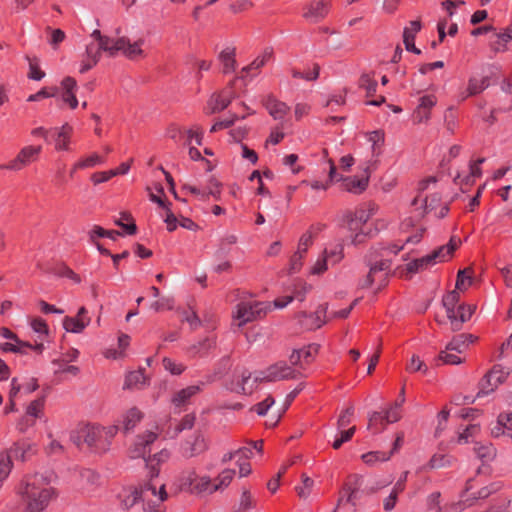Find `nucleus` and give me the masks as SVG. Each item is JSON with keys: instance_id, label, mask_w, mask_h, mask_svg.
<instances>
[{"instance_id": "57", "label": "nucleus", "mask_w": 512, "mask_h": 512, "mask_svg": "<svg viewBox=\"0 0 512 512\" xmlns=\"http://www.w3.org/2000/svg\"><path fill=\"white\" fill-rule=\"evenodd\" d=\"M195 420H196L195 414H193V413L186 414L181 419V421L178 423V425L175 427L174 437L178 436L184 430L192 429L194 426Z\"/></svg>"}, {"instance_id": "36", "label": "nucleus", "mask_w": 512, "mask_h": 512, "mask_svg": "<svg viewBox=\"0 0 512 512\" xmlns=\"http://www.w3.org/2000/svg\"><path fill=\"white\" fill-rule=\"evenodd\" d=\"M201 388L199 385H191L176 392L172 398V403L176 407L184 406L188 403L189 399L200 392Z\"/></svg>"}, {"instance_id": "53", "label": "nucleus", "mask_w": 512, "mask_h": 512, "mask_svg": "<svg viewBox=\"0 0 512 512\" xmlns=\"http://www.w3.org/2000/svg\"><path fill=\"white\" fill-rule=\"evenodd\" d=\"M319 71L320 67L317 64H313L312 68H307L304 71L294 69L292 71V76L306 81H314L319 77Z\"/></svg>"}, {"instance_id": "22", "label": "nucleus", "mask_w": 512, "mask_h": 512, "mask_svg": "<svg viewBox=\"0 0 512 512\" xmlns=\"http://www.w3.org/2000/svg\"><path fill=\"white\" fill-rule=\"evenodd\" d=\"M485 162V158H479L474 162H471L469 165L468 174L462 175L461 173H457L454 177V182L457 185H470L474 182V180L481 176V164Z\"/></svg>"}, {"instance_id": "48", "label": "nucleus", "mask_w": 512, "mask_h": 512, "mask_svg": "<svg viewBox=\"0 0 512 512\" xmlns=\"http://www.w3.org/2000/svg\"><path fill=\"white\" fill-rule=\"evenodd\" d=\"M472 269L466 268L458 271L457 280H456V289L460 291H465L468 287H470L473 283L472 277Z\"/></svg>"}, {"instance_id": "11", "label": "nucleus", "mask_w": 512, "mask_h": 512, "mask_svg": "<svg viewBox=\"0 0 512 512\" xmlns=\"http://www.w3.org/2000/svg\"><path fill=\"white\" fill-rule=\"evenodd\" d=\"M41 146H26L20 150L17 156L7 164L0 165V169L20 170L24 166L37 160L41 153Z\"/></svg>"}, {"instance_id": "33", "label": "nucleus", "mask_w": 512, "mask_h": 512, "mask_svg": "<svg viewBox=\"0 0 512 512\" xmlns=\"http://www.w3.org/2000/svg\"><path fill=\"white\" fill-rule=\"evenodd\" d=\"M150 199L157 203L159 208L164 212L162 216L164 217L165 224H180L170 208L171 203L167 199L155 194H150Z\"/></svg>"}, {"instance_id": "2", "label": "nucleus", "mask_w": 512, "mask_h": 512, "mask_svg": "<svg viewBox=\"0 0 512 512\" xmlns=\"http://www.w3.org/2000/svg\"><path fill=\"white\" fill-rule=\"evenodd\" d=\"M322 171L327 172L326 180H313L309 183L314 190H327L333 182L342 181L343 189L353 194H361L364 192L369 183V174L365 177L358 178L356 176L342 178L336 171V166L332 159L327 158V153L323 151ZM302 184H307V181H302Z\"/></svg>"}, {"instance_id": "58", "label": "nucleus", "mask_w": 512, "mask_h": 512, "mask_svg": "<svg viewBox=\"0 0 512 512\" xmlns=\"http://www.w3.org/2000/svg\"><path fill=\"white\" fill-rule=\"evenodd\" d=\"M422 238V231H419L415 234H413L412 236L408 237L405 241V243L399 245L397 243L395 244H392L390 245L386 250H388L389 252L393 253V254H398L402 249H404L405 245L406 244H417L420 242Z\"/></svg>"}, {"instance_id": "27", "label": "nucleus", "mask_w": 512, "mask_h": 512, "mask_svg": "<svg viewBox=\"0 0 512 512\" xmlns=\"http://www.w3.org/2000/svg\"><path fill=\"white\" fill-rule=\"evenodd\" d=\"M312 290V285L301 278H296L290 284V303L294 300L302 302L306 294Z\"/></svg>"}, {"instance_id": "15", "label": "nucleus", "mask_w": 512, "mask_h": 512, "mask_svg": "<svg viewBox=\"0 0 512 512\" xmlns=\"http://www.w3.org/2000/svg\"><path fill=\"white\" fill-rule=\"evenodd\" d=\"M143 43V39H139L132 44L127 37H120L115 40L113 47H119L118 53L122 52L127 58L134 60L144 54V51L141 49Z\"/></svg>"}, {"instance_id": "44", "label": "nucleus", "mask_w": 512, "mask_h": 512, "mask_svg": "<svg viewBox=\"0 0 512 512\" xmlns=\"http://www.w3.org/2000/svg\"><path fill=\"white\" fill-rule=\"evenodd\" d=\"M374 434L381 433L386 428V422L380 412L374 411L369 414L368 427Z\"/></svg>"}, {"instance_id": "17", "label": "nucleus", "mask_w": 512, "mask_h": 512, "mask_svg": "<svg viewBox=\"0 0 512 512\" xmlns=\"http://www.w3.org/2000/svg\"><path fill=\"white\" fill-rule=\"evenodd\" d=\"M73 128L68 123L60 128H51L49 134V142L55 143L56 150H68V144Z\"/></svg>"}, {"instance_id": "39", "label": "nucleus", "mask_w": 512, "mask_h": 512, "mask_svg": "<svg viewBox=\"0 0 512 512\" xmlns=\"http://www.w3.org/2000/svg\"><path fill=\"white\" fill-rule=\"evenodd\" d=\"M512 41V26L507 27L503 32L495 34V40L491 42V48L494 52H504L507 49V43Z\"/></svg>"}, {"instance_id": "64", "label": "nucleus", "mask_w": 512, "mask_h": 512, "mask_svg": "<svg viewBox=\"0 0 512 512\" xmlns=\"http://www.w3.org/2000/svg\"><path fill=\"white\" fill-rule=\"evenodd\" d=\"M480 431V427L477 424H471L465 428L458 436V442L463 444L469 441V438L475 437Z\"/></svg>"}, {"instance_id": "54", "label": "nucleus", "mask_w": 512, "mask_h": 512, "mask_svg": "<svg viewBox=\"0 0 512 512\" xmlns=\"http://www.w3.org/2000/svg\"><path fill=\"white\" fill-rule=\"evenodd\" d=\"M432 266L430 262V258L428 256H424L418 259H415L411 262H409L406 265V271L410 274L418 273L428 267Z\"/></svg>"}, {"instance_id": "21", "label": "nucleus", "mask_w": 512, "mask_h": 512, "mask_svg": "<svg viewBox=\"0 0 512 512\" xmlns=\"http://www.w3.org/2000/svg\"><path fill=\"white\" fill-rule=\"evenodd\" d=\"M460 240L452 237L450 242L447 245H443L436 250H434L431 254H428V258H430V262L432 265L436 263L444 262L448 260L455 249L458 247Z\"/></svg>"}, {"instance_id": "42", "label": "nucleus", "mask_w": 512, "mask_h": 512, "mask_svg": "<svg viewBox=\"0 0 512 512\" xmlns=\"http://www.w3.org/2000/svg\"><path fill=\"white\" fill-rule=\"evenodd\" d=\"M50 272L58 277H66L71 279L75 283H80L81 278L78 274H76L70 267H68L65 263H57L50 269Z\"/></svg>"}, {"instance_id": "38", "label": "nucleus", "mask_w": 512, "mask_h": 512, "mask_svg": "<svg viewBox=\"0 0 512 512\" xmlns=\"http://www.w3.org/2000/svg\"><path fill=\"white\" fill-rule=\"evenodd\" d=\"M90 321V318L79 319L78 317L65 316L63 319V328L67 332L81 333L90 324Z\"/></svg>"}, {"instance_id": "52", "label": "nucleus", "mask_w": 512, "mask_h": 512, "mask_svg": "<svg viewBox=\"0 0 512 512\" xmlns=\"http://www.w3.org/2000/svg\"><path fill=\"white\" fill-rule=\"evenodd\" d=\"M104 161L105 159L102 156H99L97 153H93L85 158L80 159L74 165V170L95 167L98 164H102Z\"/></svg>"}, {"instance_id": "7", "label": "nucleus", "mask_w": 512, "mask_h": 512, "mask_svg": "<svg viewBox=\"0 0 512 512\" xmlns=\"http://www.w3.org/2000/svg\"><path fill=\"white\" fill-rule=\"evenodd\" d=\"M271 311L270 302H240L237 305L236 318L240 320L239 326L254 321Z\"/></svg>"}, {"instance_id": "1", "label": "nucleus", "mask_w": 512, "mask_h": 512, "mask_svg": "<svg viewBox=\"0 0 512 512\" xmlns=\"http://www.w3.org/2000/svg\"><path fill=\"white\" fill-rule=\"evenodd\" d=\"M419 194L412 200L411 205L420 210L419 215L427 221H437L444 218L449 212L448 202L442 201L438 191V179L429 176L418 184Z\"/></svg>"}, {"instance_id": "10", "label": "nucleus", "mask_w": 512, "mask_h": 512, "mask_svg": "<svg viewBox=\"0 0 512 512\" xmlns=\"http://www.w3.org/2000/svg\"><path fill=\"white\" fill-rule=\"evenodd\" d=\"M379 207L373 202L363 203L353 211L347 210L344 214V220L347 224H366L373 220Z\"/></svg>"}, {"instance_id": "34", "label": "nucleus", "mask_w": 512, "mask_h": 512, "mask_svg": "<svg viewBox=\"0 0 512 512\" xmlns=\"http://www.w3.org/2000/svg\"><path fill=\"white\" fill-rule=\"evenodd\" d=\"M142 418H143V414L138 408L133 407V408L129 409L126 412V414H124L122 417L121 429L123 430L124 433L130 432L131 430L134 429V427L137 425V423H139L141 421Z\"/></svg>"}, {"instance_id": "3", "label": "nucleus", "mask_w": 512, "mask_h": 512, "mask_svg": "<svg viewBox=\"0 0 512 512\" xmlns=\"http://www.w3.org/2000/svg\"><path fill=\"white\" fill-rule=\"evenodd\" d=\"M318 347L315 344L294 349L290 353V380H299L297 386L290 391V401L304 388L303 379L308 375V366L313 361Z\"/></svg>"}, {"instance_id": "41", "label": "nucleus", "mask_w": 512, "mask_h": 512, "mask_svg": "<svg viewBox=\"0 0 512 512\" xmlns=\"http://www.w3.org/2000/svg\"><path fill=\"white\" fill-rule=\"evenodd\" d=\"M359 87L365 90L366 97H373L376 94L378 84L373 74L364 73L359 78Z\"/></svg>"}, {"instance_id": "5", "label": "nucleus", "mask_w": 512, "mask_h": 512, "mask_svg": "<svg viewBox=\"0 0 512 512\" xmlns=\"http://www.w3.org/2000/svg\"><path fill=\"white\" fill-rule=\"evenodd\" d=\"M288 378V367L285 364H274L266 370L255 371L253 373L245 370L241 374L240 390L246 394L251 393L258 384L263 382H273Z\"/></svg>"}, {"instance_id": "45", "label": "nucleus", "mask_w": 512, "mask_h": 512, "mask_svg": "<svg viewBox=\"0 0 512 512\" xmlns=\"http://www.w3.org/2000/svg\"><path fill=\"white\" fill-rule=\"evenodd\" d=\"M215 341L209 337L203 339L202 341L194 344L190 348V352L194 356L204 357L208 355L209 351L214 348Z\"/></svg>"}, {"instance_id": "9", "label": "nucleus", "mask_w": 512, "mask_h": 512, "mask_svg": "<svg viewBox=\"0 0 512 512\" xmlns=\"http://www.w3.org/2000/svg\"><path fill=\"white\" fill-rule=\"evenodd\" d=\"M391 268V260L382 259L370 265L368 275L359 283L361 288H368L374 283H378V289L387 284L388 272Z\"/></svg>"}, {"instance_id": "19", "label": "nucleus", "mask_w": 512, "mask_h": 512, "mask_svg": "<svg viewBox=\"0 0 512 512\" xmlns=\"http://www.w3.org/2000/svg\"><path fill=\"white\" fill-rule=\"evenodd\" d=\"M459 300L460 295L456 290L449 292L443 297V305L446 309V314L450 321L452 331L459 330V322L457 321V316H455V307H457Z\"/></svg>"}, {"instance_id": "56", "label": "nucleus", "mask_w": 512, "mask_h": 512, "mask_svg": "<svg viewBox=\"0 0 512 512\" xmlns=\"http://www.w3.org/2000/svg\"><path fill=\"white\" fill-rule=\"evenodd\" d=\"M121 497V506L124 509H129L139 501H142L141 491H137V488H134L129 494Z\"/></svg>"}, {"instance_id": "31", "label": "nucleus", "mask_w": 512, "mask_h": 512, "mask_svg": "<svg viewBox=\"0 0 512 512\" xmlns=\"http://www.w3.org/2000/svg\"><path fill=\"white\" fill-rule=\"evenodd\" d=\"M476 337L472 334H459L455 336L447 345L448 351H455L457 353H463L468 346L476 341Z\"/></svg>"}, {"instance_id": "30", "label": "nucleus", "mask_w": 512, "mask_h": 512, "mask_svg": "<svg viewBox=\"0 0 512 512\" xmlns=\"http://www.w3.org/2000/svg\"><path fill=\"white\" fill-rule=\"evenodd\" d=\"M378 229L373 226H355L351 231V242L353 244H362L368 239L375 237Z\"/></svg>"}, {"instance_id": "12", "label": "nucleus", "mask_w": 512, "mask_h": 512, "mask_svg": "<svg viewBox=\"0 0 512 512\" xmlns=\"http://www.w3.org/2000/svg\"><path fill=\"white\" fill-rule=\"evenodd\" d=\"M331 8L330 0H312L303 8V17L311 22L318 23L327 17Z\"/></svg>"}, {"instance_id": "16", "label": "nucleus", "mask_w": 512, "mask_h": 512, "mask_svg": "<svg viewBox=\"0 0 512 512\" xmlns=\"http://www.w3.org/2000/svg\"><path fill=\"white\" fill-rule=\"evenodd\" d=\"M293 319L295 327L300 331L318 329L325 323L321 317L313 316L306 311L296 312Z\"/></svg>"}, {"instance_id": "28", "label": "nucleus", "mask_w": 512, "mask_h": 512, "mask_svg": "<svg viewBox=\"0 0 512 512\" xmlns=\"http://www.w3.org/2000/svg\"><path fill=\"white\" fill-rule=\"evenodd\" d=\"M160 472V468H157L154 465H151L150 470L148 471L149 480L137 488V491H141L142 501L145 502L147 500L146 494L150 492L152 496L157 495L156 487L157 484L155 480L158 478Z\"/></svg>"}, {"instance_id": "43", "label": "nucleus", "mask_w": 512, "mask_h": 512, "mask_svg": "<svg viewBox=\"0 0 512 512\" xmlns=\"http://www.w3.org/2000/svg\"><path fill=\"white\" fill-rule=\"evenodd\" d=\"M384 140V133L382 131L376 130L369 133L368 141L371 143L373 156L378 157L381 155Z\"/></svg>"}, {"instance_id": "61", "label": "nucleus", "mask_w": 512, "mask_h": 512, "mask_svg": "<svg viewBox=\"0 0 512 512\" xmlns=\"http://www.w3.org/2000/svg\"><path fill=\"white\" fill-rule=\"evenodd\" d=\"M313 483L314 482L310 477L303 475L302 476V485L295 487V491H296L297 495L301 499H306L311 492Z\"/></svg>"}, {"instance_id": "40", "label": "nucleus", "mask_w": 512, "mask_h": 512, "mask_svg": "<svg viewBox=\"0 0 512 512\" xmlns=\"http://www.w3.org/2000/svg\"><path fill=\"white\" fill-rule=\"evenodd\" d=\"M436 97L434 95H424L419 99V105L417 107V115L423 113L424 115L419 116V121L427 120L429 118V110L436 105Z\"/></svg>"}, {"instance_id": "60", "label": "nucleus", "mask_w": 512, "mask_h": 512, "mask_svg": "<svg viewBox=\"0 0 512 512\" xmlns=\"http://www.w3.org/2000/svg\"><path fill=\"white\" fill-rule=\"evenodd\" d=\"M254 506L255 502L252 498L250 491L245 489L242 492L239 506L234 512H246L247 510L253 508Z\"/></svg>"}, {"instance_id": "59", "label": "nucleus", "mask_w": 512, "mask_h": 512, "mask_svg": "<svg viewBox=\"0 0 512 512\" xmlns=\"http://www.w3.org/2000/svg\"><path fill=\"white\" fill-rule=\"evenodd\" d=\"M392 453L385 452H369L362 455V459L366 464H374L376 462H384L390 459Z\"/></svg>"}, {"instance_id": "62", "label": "nucleus", "mask_w": 512, "mask_h": 512, "mask_svg": "<svg viewBox=\"0 0 512 512\" xmlns=\"http://www.w3.org/2000/svg\"><path fill=\"white\" fill-rule=\"evenodd\" d=\"M400 410L401 407H396V404L392 403L383 415V420H385L386 424L399 421L402 417Z\"/></svg>"}, {"instance_id": "51", "label": "nucleus", "mask_w": 512, "mask_h": 512, "mask_svg": "<svg viewBox=\"0 0 512 512\" xmlns=\"http://www.w3.org/2000/svg\"><path fill=\"white\" fill-rule=\"evenodd\" d=\"M46 402V394L33 400L26 409V415L29 417L39 418L41 417Z\"/></svg>"}, {"instance_id": "49", "label": "nucleus", "mask_w": 512, "mask_h": 512, "mask_svg": "<svg viewBox=\"0 0 512 512\" xmlns=\"http://www.w3.org/2000/svg\"><path fill=\"white\" fill-rule=\"evenodd\" d=\"M26 59L29 62V72H28V78L34 81H40L45 77V72L41 70L39 66V59L34 56H26Z\"/></svg>"}, {"instance_id": "25", "label": "nucleus", "mask_w": 512, "mask_h": 512, "mask_svg": "<svg viewBox=\"0 0 512 512\" xmlns=\"http://www.w3.org/2000/svg\"><path fill=\"white\" fill-rule=\"evenodd\" d=\"M238 80L239 78L233 79L227 87L217 94L215 98V107L212 110L213 113L222 111L229 106L236 96L233 86Z\"/></svg>"}, {"instance_id": "32", "label": "nucleus", "mask_w": 512, "mask_h": 512, "mask_svg": "<svg viewBox=\"0 0 512 512\" xmlns=\"http://www.w3.org/2000/svg\"><path fill=\"white\" fill-rule=\"evenodd\" d=\"M206 448L207 446L203 435L201 433H197L192 442H186L185 447H183V455L186 458H191L204 452Z\"/></svg>"}, {"instance_id": "8", "label": "nucleus", "mask_w": 512, "mask_h": 512, "mask_svg": "<svg viewBox=\"0 0 512 512\" xmlns=\"http://www.w3.org/2000/svg\"><path fill=\"white\" fill-rule=\"evenodd\" d=\"M510 370H505L501 365H495L493 368L485 374V376L479 382V391L477 397L486 396L492 393L500 384H502L508 375Z\"/></svg>"}, {"instance_id": "26", "label": "nucleus", "mask_w": 512, "mask_h": 512, "mask_svg": "<svg viewBox=\"0 0 512 512\" xmlns=\"http://www.w3.org/2000/svg\"><path fill=\"white\" fill-rule=\"evenodd\" d=\"M312 243V236L310 234H304L299 241L297 251L292 260H290V271H298L301 266V259L307 252L309 246Z\"/></svg>"}, {"instance_id": "35", "label": "nucleus", "mask_w": 512, "mask_h": 512, "mask_svg": "<svg viewBox=\"0 0 512 512\" xmlns=\"http://www.w3.org/2000/svg\"><path fill=\"white\" fill-rule=\"evenodd\" d=\"M91 36L98 41V45L100 46V49H102L104 52L108 53L110 57H114L118 54L119 47H113V43L115 40L112 38L102 35L101 31L98 29H95Z\"/></svg>"}, {"instance_id": "47", "label": "nucleus", "mask_w": 512, "mask_h": 512, "mask_svg": "<svg viewBox=\"0 0 512 512\" xmlns=\"http://www.w3.org/2000/svg\"><path fill=\"white\" fill-rule=\"evenodd\" d=\"M219 60L223 64V72L230 73L235 69V51L234 49H225L219 55Z\"/></svg>"}, {"instance_id": "63", "label": "nucleus", "mask_w": 512, "mask_h": 512, "mask_svg": "<svg viewBox=\"0 0 512 512\" xmlns=\"http://www.w3.org/2000/svg\"><path fill=\"white\" fill-rule=\"evenodd\" d=\"M421 30V22L419 20H413L409 23V26L404 28L403 41L415 40L416 34Z\"/></svg>"}, {"instance_id": "29", "label": "nucleus", "mask_w": 512, "mask_h": 512, "mask_svg": "<svg viewBox=\"0 0 512 512\" xmlns=\"http://www.w3.org/2000/svg\"><path fill=\"white\" fill-rule=\"evenodd\" d=\"M263 104H264L265 108L268 110L269 114L276 120L282 119L286 114V110H287L286 103L278 101L272 95L267 96L264 99Z\"/></svg>"}, {"instance_id": "23", "label": "nucleus", "mask_w": 512, "mask_h": 512, "mask_svg": "<svg viewBox=\"0 0 512 512\" xmlns=\"http://www.w3.org/2000/svg\"><path fill=\"white\" fill-rule=\"evenodd\" d=\"M489 86V80L487 77H471L468 80V86L465 91H461L458 93V100L464 101L470 96L477 95L484 91Z\"/></svg>"}, {"instance_id": "55", "label": "nucleus", "mask_w": 512, "mask_h": 512, "mask_svg": "<svg viewBox=\"0 0 512 512\" xmlns=\"http://www.w3.org/2000/svg\"><path fill=\"white\" fill-rule=\"evenodd\" d=\"M452 464V458L446 455L435 454L430 459L427 467L430 469H439L448 467Z\"/></svg>"}, {"instance_id": "4", "label": "nucleus", "mask_w": 512, "mask_h": 512, "mask_svg": "<svg viewBox=\"0 0 512 512\" xmlns=\"http://www.w3.org/2000/svg\"><path fill=\"white\" fill-rule=\"evenodd\" d=\"M43 476L35 474L28 476L21 483L19 493L27 501L28 512H41L46 508L51 499V489L37 486Z\"/></svg>"}, {"instance_id": "46", "label": "nucleus", "mask_w": 512, "mask_h": 512, "mask_svg": "<svg viewBox=\"0 0 512 512\" xmlns=\"http://www.w3.org/2000/svg\"><path fill=\"white\" fill-rule=\"evenodd\" d=\"M118 236H123V233L118 230H106L102 226H96V229L89 232L90 242H95V239L100 237H107L115 241Z\"/></svg>"}, {"instance_id": "18", "label": "nucleus", "mask_w": 512, "mask_h": 512, "mask_svg": "<svg viewBox=\"0 0 512 512\" xmlns=\"http://www.w3.org/2000/svg\"><path fill=\"white\" fill-rule=\"evenodd\" d=\"M440 492H433L427 497V507L436 512H462L464 510V502L458 501L451 504H440Z\"/></svg>"}, {"instance_id": "13", "label": "nucleus", "mask_w": 512, "mask_h": 512, "mask_svg": "<svg viewBox=\"0 0 512 512\" xmlns=\"http://www.w3.org/2000/svg\"><path fill=\"white\" fill-rule=\"evenodd\" d=\"M158 435L154 432L147 431L144 435H139L134 444L133 450H131V457L138 458L141 457L145 461V465L148 466L151 461V448L150 445L153 444Z\"/></svg>"}, {"instance_id": "6", "label": "nucleus", "mask_w": 512, "mask_h": 512, "mask_svg": "<svg viewBox=\"0 0 512 512\" xmlns=\"http://www.w3.org/2000/svg\"><path fill=\"white\" fill-rule=\"evenodd\" d=\"M72 439L78 447L86 444L87 448L94 453L101 454L110 448V440L105 434V428L100 426H87L81 434Z\"/></svg>"}, {"instance_id": "24", "label": "nucleus", "mask_w": 512, "mask_h": 512, "mask_svg": "<svg viewBox=\"0 0 512 512\" xmlns=\"http://www.w3.org/2000/svg\"><path fill=\"white\" fill-rule=\"evenodd\" d=\"M149 385V378L145 375V368L129 372L125 377L124 389H143Z\"/></svg>"}, {"instance_id": "14", "label": "nucleus", "mask_w": 512, "mask_h": 512, "mask_svg": "<svg viewBox=\"0 0 512 512\" xmlns=\"http://www.w3.org/2000/svg\"><path fill=\"white\" fill-rule=\"evenodd\" d=\"M473 480L470 479L466 483L464 494L462 495V502H464V509L474 504L477 499H486L493 493L500 490L501 485L499 483H491L485 487H482L477 493H469L473 488Z\"/></svg>"}, {"instance_id": "50", "label": "nucleus", "mask_w": 512, "mask_h": 512, "mask_svg": "<svg viewBox=\"0 0 512 512\" xmlns=\"http://www.w3.org/2000/svg\"><path fill=\"white\" fill-rule=\"evenodd\" d=\"M474 450L478 458L486 462L491 461L496 456V449L490 443H476Z\"/></svg>"}, {"instance_id": "20", "label": "nucleus", "mask_w": 512, "mask_h": 512, "mask_svg": "<svg viewBox=\"0 0 512 512\" xmlns=\"http://www.w3.org/2000/svg\"><path fill=\"white\" fill-rule=\"evenodd\" d=\"M63 93L61 99L64 103L68 104L71 109H76L78 106V100L76 97L77 82L71 76H66L61 81Z\"/></svg>"}, {"instance_id": "37", "label": "nucleus", "mask_w": 512, "mask_h": 512, "mask_svg": "<svg viewBox=\"0 0 512 512\" xmlns=\"http://www.w3.org/2000/svg\"><path fill=\"white\" fill-rule=\"evenodd\" d=\"M272 56V52L265 51V53L262 56L257 57L250 65L242 68L241 70V76L238 77L239 79L245 80L247 78H252L256 75L250 74L251 71H258L261 67H263L266 63V61Z\"/></svg>"}]
</instances>
